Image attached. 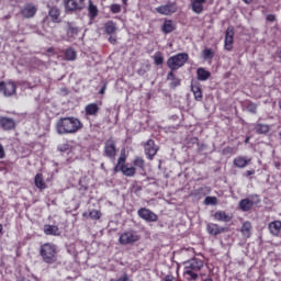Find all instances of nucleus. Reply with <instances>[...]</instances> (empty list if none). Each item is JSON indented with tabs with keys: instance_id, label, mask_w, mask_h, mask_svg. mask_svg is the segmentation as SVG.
<instances>
[{
	"instance_id": "nucleus-20",
	"label": "nucleus",
	"mask_w": 281,
	"mask_h": 281,
	"mask_svg": "<svg viewBox=\"0 0 281 281\" xmlns=\"http://www.w3.org/2000/svg\"><path fill=\"white\" fill-rule=\"evenodd\" d=\"M44 234L46 236H60V228L57 225H44Z\"/></svg>"
},
{
	"instance_id": "nucleus-32",
	"label": "nucleus",
	"mask_w": 281,
	"mask_h": 281,
	"mask_svg": "<svg viewBox=\"0 0 281 281\" xmlns=\"http://www.w3.org/2000/svg\"><path fill=\"white\" fill-rule=\"evenodd\" d=\"M65 60H76L77 58V53L72 48H68L64 53Z\"/></svg>"
},
{
	"instance_id": "nucleus-12",
	"label": "nucleus",
	"mask_w": 281,
	"mask_h": 281,
	"mask_svg": "<svg viewBox=\"0 0 281 281\" xmlns=\"http://www.w3.org/2000/svg\"><path fill=\"white\" fill-rule=\"evenodd\" d=\"M0 126L3 131H14L16 128V122L8 116H0Z\"/></svg>"
},
{
	"instance_id": "nucleus-49",
	"label": "nucleus",
	"mask_w": 281,
	"mask_h": 281,
	"mask_svg": "<svg viewBox=\"0 0 281 281\" xmlns=\"http://www.w3.org/2000/svg\"><path fill=\"white\" fill-rule=\"evenodd\" d=\"M111 281H133V280H131V278H128V276L125 274L116 280H111Z\"/></svg>"
},
{
	"instance_id": "nucleus-3",
	"label": "nucleus",
	"mask_w": 281,
	"mask_h": 281,
	"mask_svg": "<svg viewBox=\"0 0 281 281\" xmlns=\"http://www.w3.org/2000/svg\"><path fill=\"white\" fill-rule=\"evenodd\" d=\"M40 256L46 265L58 262V248L52 243L43 244L40 248Z\"/></svg>"
},
{
	"instance_id": "nucleus-16",
	"label": "nucleus",
	"mask_w": 281,
	"mask_h": 281,
	"mask_svg": "<svg viewBox=\"0 0 281 281\" xmlns=\"http://www.w3.org/2000/svg\"><path fill=\"white\" fill-rule=\"evenodd\" d=\"M207 3V0H191V10L194 14H203V4Z\"/></svg>"
},
{
	"instance_id": "nucleus-48",
	"label": "nucleus",
	"mask_w": 281,
	"mask_h": 281,
	"mask_svg": "<svg viewBox=\"0 0 281 281\" xmlns=\"http://www.w3.org/2000/svg\"><path fill=\"white\" fill-rule=\"evenodd\" d=\"M171 85H172L173 87H179V86L181 85V80L176 77L175 80L171 81Z\"/></svg>"
},
{
	"instance_id": "nucleus-13",
	"label": "nucleus",
	"mask_w": 281,
	"mask_h": 281,
	"mask_svg": "<svg viewBox=\"0 0 281 281\" xmlns=\"http://www.w3.org/2000/svg\"><path fill=\"white\" fill-rule=\"evenodd\" d=\"M66 10L69 12H75V10H82L85 8V0H67Z\"/></svg>"
},
{
	"instance_id": "nucleus-29",
	"label": "nucleus",
	"mask_w": 281,
	"mask_h": 281,
	"mask_svg": "<svg viewBox=\"0 0 281 281\" xmlns=\"http://www.w3.org/2000/svg\"><path fill=\"white\" fill-rule=\"evenodd\" d=\"M126 168V157L121 156L117 160L116 166L114 167V172H123V170Z\"/></svg>"
},
{
	"instance_id": "nucleus-5",
	"label": "nucleus",
	"mask_w": 281,
	"mask_h": 281,
	"mask_svg": "<svg viewBox=\"0 0 281 281\" xmlns=\"http://www.w3.org/2000/svg\"><path fill=\"white\" fill-rule=\"evenodd\" d=\"M142 236L137 234V232L131 229L123 232L119 237L120 245H135V243H139Z\"/></svg>"
},
{
	"instance_id": "nucleus-40",
	"label": "nucleus",
	"mask_w": 281,
	"mask_h": 281,
	"mask_svg": "<svg viewBox=\"0 0 281 281\" xmlns=\"http://www.w3.org/2000/svg\"><path fill=\"white\" fill-rule=\"evenodd\" d=\"M88 10H89V14H90V16H91L92 19H95V16H98V7H95V5L92 4L91 2H90V4H89Z\"/></svg>"
},
{
	"instance_id": "nucleus-46",
	"label": "nucleus",
	"mask_w": 281,
	"mask_h": 281,
	"mask_svg": "<svg viewBox=\"0 0 281 281\" xmlns=\"http://www.w3.org/2000/svg\"><path fill=\"white\" fill-rule=\"evenodd\" d=\"M175 70H171L168 75H167V80H175L177 78V76H175Z\"/></svg>"
},
{
	"instance_id": "nucleus-60",
	"label": "nucleus",
	"mask_w": 281,
	"mask_h": 281,
	"mask_svg": "<svg viewBox=\"0 0 281 281\" xmlns=\"http://www.w3.org/2000/svg\"><path fill=\"white\" fill-rule=\"evenodd\" d=\"M101 168H104V164L101 165Z\"/></svg>"
},
{
	"instance_id": "nucleus-7",
	"label": "nucleus",
	"mask_w": 281,
	"mask_h": 281,
	"mask_svg": "<svg viewBox=\"0 0 281 281\" xmlns=\"http://www.w3.org/2000/svg\"><path fill=\"white\" fill-rule=\"evenodd\" d=\"M0 93H3L5 98H12V95H16V83L12 80L1 81Z\"/></svg>"
},
{
	"instance_id": "nucleus-43",
	"label": "nucleus",
	"mask_w": 281,
	"mask_h": 281,
	"mask_svg": "<svg viewBox=\"0 0 281 281\" xmlns=\"http://www.w3.org/2000/svg\"><path fill=\"white\" fill-rule=\"evenodd\" d=\"M111 13L112 14H120V12H122V5L120 4H112L110 7Z\"/></svg>"
},
{
	"instance_id": "nucleus-56",
	"label": "nucleus",
	"mask_w": 281,
	"mask_h": 281,
	"mask_svg": "<svg viewBox=\"0 0 281 281\" xmlns=\"http://www.w3.org/2000/svg\"><path fill=\"white\" fill-rule=\"evenodd\" d=\"M0 234H3V225L0 224Z\"/></svg>"
},
{
	"instance_id": "nucleus-10",
	"label": "nucleus",
	"mask_w": 281,
	"mask_h": 281,
	"mask_svg": "<svg viewBox=\"0 0 281 281\" xmlns=\"http://www.w3.org/2000/svg\"><path fill=\"white\" fill-rule=\"evenodd\" d=\"M144 148H145V155L147 156V159L153 161V159H155V155H157V153L159 151V147L155 145V140L148 139L145 143Z\"/></svg>"
},
{
	"instance_id": "nucleus-14",
	"label": "nucleus",
	"mask_w": 281,
	"mask_h": 281,
	"mask_svg": "<svg viewBox=\"0 0 281 281\" xmlns=\"http://www.w3.org/2000/svg\"><path fill=\"white\" fill-rule=\"evenodd\" d=\"M191 91L196 102H201L203 100V90H201V83L199 81L191 82Z\"/></svg>"
},
{
	"instance_id": "nucleus-30",
	"label": "nucleus",
	"mask_w": 281,
	"mask_h": 281,
	"mask_svg": "<svg viewBox=\"0 0 281 281\" xmlns=\"http://www.w3.org/2000/svg\"><path fill=\"white\" fill-rule=\"evenodd\" d=\"M212 192L210 187H201L193 191L194 196H207Z\"/></svg>"
},
{
	"instance_id": "nucleus-52",
	"label": "nucleus",
	"mask_w": 281,
	"mask_h": 281,
	"mask_svg": "<svg viewBox=\"0 0 281 281\" xmlns=\"http://www.w3.org/2000/svg\"><path fill=\"white\" fill-rule=\"evenodd\" d=\"M251 175H256V170H254V169L247 170L245 173L246 177H251Z\"/></svg>"
},
{
	"instance_id": "nucleus-4",
	"label": "nucleus",
	"mask_w": 281,
	"mask_h": 281,
	"mask_svg": "<svg viewBox=\"0 0 281 281\" xmlns=\"http://www.w3.org/2000/svg\"><path fill=\"white\" fill-rule=\"evenodd\" d=\"M189 58L190 56L187 53H179L168 58L167 67H169L171 71H177V69H181V67L188 63Z\"/></svg>"
},
{
	"instance_id": "nucleus-51",
	"label": "nucleus",
	"mask_w": 281,
	"mask_h": 281,
	"mask_svg": "<svg viewBox=\"0 0 281 281\" xmlns=\"http://www.w3.org/2000/svg\"><path fill=\"white\" fill-rule=\"evenodd\" d=\"M267 21H269L270 23H273V21H276V15H273V14H268V15H267Z\"/></svg>"
},
{
	"instance_id": "nucleus-26",
	"label": "nucleus",
	"mask_w": 281,
	"mask_h": 281,
	"mask_svg": "<svg viewBox=\"0 0 281 281\" xmlns=\"http://www.w3.org/2000/svg\"><path fill=\"white\" fill-rule=\"evenodd\" d=\"M196 76H198V80L205 82V80L210 79V76H212V74L205 70V68H198Z\"/></svg>"
},
{
	"instance_id": "nucleus-1",
	"label": "nucleus",
	"mask_w": 281,
	"mask_h": 281,
	"mask_svg": "<svg viewBox=\"0 0 281 281\" xmlns=\"http://www.w3.org/2000/svg\"><path fill=\"white\" fill-rule=\"evenodd\" d=\"M80 128H82V122L74 116L59 119L56 123L58 135H74Z\"/></svg>"
},
{
	"instance_id": "nucleus-44",
	"label": "nucleus",
	"mask_w": 281,
	"mask_h": 281,
	"mask_svg": "<svg viewBox=\"0 0 281 281\" xmlns=\"http://www.w3.org/2000/svg\"><path fill=\"white\" fill-rule=\"evenodd\" d=\"M68 36H78V27L69 25L67 31Z\"/></svg>"
},
{
	"instance_id": "nucleus-17",
	"label": "nucleus",
	"mask_w": 281,
	"mask_h": 281,
	"mask_svg": "<svg viewBox=\"0 0 281 281\" xmlns=\"http://www.w3.org/2000/svg\"><path fill=\"white\" fill-rule=\"evenodd\" d=\"M36 5L34 4H26L22 10H21V14L25 18V19H32L33 16L36 15Z\"/></svg>"
},
{
	"instance_id": "nucleus-37",
	"label": "nucleus",
	"mask_w": 281,
	"mask_h": 281,
	"mask_svg": "<svg viewBox=\"0 0 281 281\" xmlns=\"http://www.w3.org/2000/svg\"><path fill=\"white\" fill-rule=\"evenodd\" d=\"M122 172L124 177H135L137 169L135 167H125Z\"/></svg>"
},
{
	"instance_id": "nucleus-22",
	"label": "nucleus",
	"mask_w": 281,
	"mask_h": 281,
	"mask_svg": "<svg viewBox=\"0 0 281 281\" xmlns=\"http://www.w3.org/2000/svg\"><path fill=\"white\" fill-rule=\"evenodd\" d=\"M268 229L272 236H279L281 232V222L280 221H274L271 222L268 226Z\"/></svg>"
},
{
	"instance_id": "nucleus-41",
	"label": "nucleus",
	"mask_w": 281,
	"mask_h": 281,
	"mask_svg": "<svg viewBox=\"0 0 281 281\" xmlns=\"http://www.w3.org/2000/svg\"><path fill=\"white\" fill-rule=\"evenodd\" d=\"M89 216L93 221H100L102 213H100V211H98V210H92V211H90Z\"/></svg>"
},
{
	"instance_id": "nucleus-61",
	"label": "nucleus",
	"mask_w": 281,
	"mask_h": 281,
	"mask_svg": "<svg viewBox=\"0 0 281 281\" xmlns=\"http://www.w3.org/2000/svg\"><path fill=\"white\" fill-rule=\"evenodd\" d=\"M280 137H281V132H280Z\"/></svg>"
},
{
	"instance_id": "nucleus-28",
	"label": "nucleus",
	"mask_w": 281,
	"mask_h": 281,
	"mask_svg": "<svg viewBox=\"0 0 281 281\" xmlns=\"http://www.w3.org/2000/svg\"><path fill=\"white\" fill-rule=\"evenodd\" d=\"M104 32L105 34H115V32H117V24H115V22L113 21H108L105 24H104Z\"/></svg>"
},
{
	"instance_id": "nucleus-39",
	"label": "nucleus",
	"mask_w": 281,
	"mask_h": 281,
	"mask_svg": "<svg viewBox=\"0 0 281 281\" xmlns=\"http://www.w3.org/2000/svg\"><path fill=\"white\" fill-rule=\"evenodd\" d=\"M204 205H218V199L216 196H206Z\"/></svg>"
},
{
	"instance_id": "nucleus-24",
	"label": "nucleus",
	"mask_w": 281,
	"mask_h": 281,
	"mask_svg": "<svg viewBox=\"0 0 281 281\" xmlns=\"http://www.w3.org/2000/svg\"><path fill=\"white\" fill-rule=\"evenodd\" d=\"M255 203L250 199H243L239 201V209L241 212H249L254 207Z\"/></svg>"
},
{
	"instance_id": "nucleus-34",
	"label": "nucleus",
	"mask_w": 281,
	"mask_h": 281,
	"mask_svg": "<svg viewBox=\"0 0 281 281\" xmlns=\"http://www.w3.org/2000/svg\"><path fill=\"white\" fill-rule=\"evenodd\" d=\"M269 131H270L269 125L257 124V126H256V133H258L259 135H265V134L269 133Z\"/></svg>"
},
{
	"instance_id": "nucleus-33",
	"label": "nucleus",
	"mask_w": 281,
	"mask_h": 281,
	"mask_svg": "<svg viewBox=\"0 0 281 281\" xmlns=\"http://www.w3.org/2000/svg\"><path fill=\"white\" fill-rule=\"evenodd\" d=\"M155 65H164V54L161 52H156L153 56Z\"/></svg>"
},
{
	"instance_id": "nucleus-54",
	"label": "nucleus",
	"mask_w": 281,
	"mask_h": 281,
	"mask_svg": "<svg viewBox=\"0 0 281 281\" xmlns=\"http://www.w3.org/2000/svg\"><path fill=\"white\" fill-rule=\"evenodd\" d=\"M244 3H247L249 5V3H254V0H243Z\"/></svg>"
},
{
	"instance_id": "nucleus-59",
	"label": "nucleus",
	"mask_w": 281,
	"mask_h": 281,
	"mask_svg": "<svg viewBox=\"0 0 281 281\" xmlns=\"http://www.w3.org/2000/svg\"><path fill=\"white\" fill-rule=\"evenodd\" d=\"M279 109H281V101H279Z\"/></svg>"
},
{
	"instance_id": "nucleus-36",
	"label": "nucleus",
	"mask_w": 281,
	"mask_h": 281,
	"mask_svg": "<svg viewBox=\"0 0 281 281\" xmlns=\"http://www.w3.org/2000/svg\"><path fill=\"white\" fill-rule=\"evenodd\" d=\"M49 16L53 21H58L59 16H60V10H58V8L54 7L49 10Z\"/></svg>"
},
{
	"instance_id": "nucleus-6",
	"label": "nucleus",
	"mask_w": 281,
	"mask_h": 281,
	"mask_svg": "<svg viewBox=\"0 0 281 281\" xmlns=\"http://www.w3.org/2000/svg\"><path fill=\"white\" fill-rule=\"evenodd\" d=\"M178 7L177 2L168 1L166 4H161L155 9L157 14H161L162 16H170L177 12Z\"/></svg>"
},
{
	"instance_id": "nucleus-21",
	"label": "nucleus",
	"mask_w": 281,
	"mask_h": 281,
	"mask_svg": "<svg viewBox=\"0 0 281 281\" xmlns=\"http://www.w3.org/2000/svg\"><path fill=\"white\" fill-rule=\"evenodd\" d=\"M85 111H86V115L95 117V115L100 113V106L98 105V103H90L86 105Z\"/></svg>"
},
{
	"instance_id": "nucleus-50",
	"label": "nucleus",
	"mask_w": 281,
	"mask_h": 281,
	"mask_svg": "<svg viewBox=\"0 0 281 281\" xmlns=\"http://www.w3.org/2000/svg\"><path fill=\"white\" fill-rule=\"evenodd\" d=\"M109 43H111V45H115L117 43V38L115 36L111 35L109 37Z\"/></svg>"
},
{
	"instance_id": "nucleus-57",
	"label": "nucleus",
	"mask_w": 281,
	"mask_h": 281,
	"mask_svg": "<svg viewBox=\"0 0 281 281\" xmlns=\"http://www.w3.org/2000/svg\"><path fill=\"white\" fill-rule=\"evenodd\" d=\"M249 139H250V137H246L245 144H249Z\"/></svg>"
},
{
	"instance_id": "nucleus-18",
	"label": "nucleus",
	"mask_w": 281,
	"mask_h": 281,
	"mask_svg": "<svg viewBox=\"0 0 281 281\" xmlns=\"http://www.w3.org/2000/svg\"><path fill=\"white\" fill-rule=\"evenodd\" d=\"M206 231L211 236H218V234H224L225 228L218 226V224L210 223L206 225Z\"/></svg>"
},
{
	"instance_id": "nucleus-15",
	"label": "nucleus",
	"mask_w": 281,
	"mask_h": 281,
	"mask_svg": "<svg viewBox=\"0 0 281 281\" xmlns=\"http://www.w3.org/2000/svg\"><path fill=\"white\" fill-rule=\"evenodd\" d=\"M214 221H217L220 223H231L232 222V214L225 212V211H217L213 215Z\"/></svg>"
},
{
	"instance_id": "nucleus-35",
	"label": "nucleus",
	"mask_w": 281,
	"mask_h": 281,
	"mask_svg": "<svg viewBox=\"0 0 281 281\" xmlns=\"http://www.w3.org/2000/svg\"><path fill=\"white\" fill-rule=\"evenodd\" d=\"M133 166H135V168H139V170H144L146 161H144V158L142 157H136L133 161Z\"/></svg>"
},
{
	"instance_id": "nucleus-58",
	"label": "nucleus",
	"mask_w": 281,
	"mask_h": 281,
	"mask_svg": "<svg viewBox=\"0 0 281 281\" xmlns=\"http://www.w3.org/2000/svg\"><path fill=\"white\" fill-rule=\"evenodd\" d=\"M123 4L126 5L128 3V0H122Z\"/></svg>"
},
{
	"instance_id": "nucleus-27",
	"label": "nucleus",
	"mask_w": 281,
	"mask_h": 281,
	"mask_svg": "<svg viewBox=\"0 0 281 281\" xmlns=\"http://www.w3.org/2000/svg\"><path fill=\"white\" fill-rule=\"evenodd\" d=\"M251 223L250 222H245L241 226V235L244 236V238H251Z\"/></svg>"
},
{
	"instance_id": "nucleus-25",
	"label": "nucleus",
	"mask_w": 281,
	"mask_h": 281,
	"mask_svg": "<svg viewBox=\"0 0 281 281\" xmlns=\"http://www.w3.org/2000/svg\"><path fill=\"white\" fill-rule=\"evenodd\" d=\"M35 187L38 188V190H45L47 188V184L45 183V179H43V173H36L34 178Z\"/></svg>"
},
{
	"instance_id": "nucleus-19",
	"label": "nucleus",
	"mask_w": 281,
	"mask_h": 281,
	"mask_svg": "<svg viewBox=\"0 0 281 281\" xmlns=\"http://www.w3.org/2000/svg\"><path fill=\"white\" fill-rule=\"evenodd\" d=\"M233 164L234 166H236V168H247V166L251 164V158H247L245 156H238L234 159Z\"/></svg>"
},
{
	"instance_id": "nucleus-31",
	"label": "nucleus",
	"mask_w": 281,
	"mask_h": 281,
	"mask_svg": "<svg viewBox=\"0 0 281 281\" xmlns=\"http://www.w3.org/2000/svg\"><path fill=\"white\" fill-rule=\"evenodd\" d=\"M59 153H67V155H74V148L68 143H64L57 147Z\"/></svg>"
},
{
	"instance_id": "nucleus-23",
	"label": "nucleus",
	"mask_w": 281,
	"mask_h": 281,
	"mask_svg": "<svg viewBox=\"0 0 281 281\" xmlns=\"http://www.w3.org/2000/svg\"><path fill=\"white\" fill-rule=\"evenodd\" d=\"M176 27H175V22L172 20H165L162 26H161V32L164 34H170L172 32H175Z\"/></svg>"
},
{
	"instance_id": "nucleus-47",
	"label": "nucleus",
	"mask_w": 281,
	"mask_h": 281,
	"mask_svg": "<svg viewBox=\"0 0 281 281\" xmlns=\"http://www.w3.org/2000/svg\"><path fill=\"white\" fill-rule=\"evenodd\" d=\"M0 159H5V149L1 144H0Z\"/></svg>"
},
{
	"instance_id": "nucleus-45",
	"label": "nucleus",
	"mask_w": 281,
	"mask_h": 281,
	"mask_svg": "<svg viewBox=\"0 0 281 281\" xmlns=\"http://www.w3.org/2000/svg\"><path fill=\"white\" fill-rule=\"evenodd\" d=\"M232 153H234V147H225L223 150H222V155H232Z\"/></svg>"
},
{
	"instance_id": "nucleus-2",
	"label": "nucleus",
	"mask_w": 281,
	"mask_h": 281,
	"mask_svg": "<svg viewBox=\"0 0 281 281\" xmlns=\"http://www.w3.org/2000/svg\"><path fill=\"white\" fill-rule=\"evenodd\" d=\"M203 267H205V261L196 257H193L186 261L183 270V276L186 280H199V273H201V269H203Z\"/></svg>"
},
{
	"instance_id": "nucleus-11",
	"label": "nucleus",
	"mask_w": 281,
	"mask_h": 281,
	"mask_svg": "<svg viewBox=\"0 0 281 281\" xmlns=\"http://www.w3.org/2000/svg\"><path fill=\"white\" fill-rule=\"evenodd\" d=\"M224 47L227 52L234 49V29L228 27L225 33Z\"/></svg>"
},
{
	"instance_id": "nucleus-53",
	"label": "nucleus",
	"mask_w": 281,
	"mask_h": 281,
	"mask_svg": "<svg viewBox=\"0 0 281 281\" xmlns=\"http://www.w3.org/2000/svg\"><path fill=\"white\" fill-rule=\"evenodd\" d=\"M104 91H106V86H103V87L101 88L100 93L102 94V93H104Z\"/></svg>"
},
{
	"instance_id": "nucleus-42",
	"label": "nucleus",
	"mask_w": 281,
	"mask_h": 281,
	"mask_svg": "<svg viewBox=\"0 0 281 281\" xmlns=\"http://www.w3.org/2000/svg\"><path fill=\"white\" fill-rule=\"evenodd\" d=\"M247 111H249V113H258V105L254 102H249L246 106Z\"/></svg>"
},
{
	"instance_id": "nucleus-38",
	"label": "nucleus",
	"mask_w": 281,
	"mask_h": 281,
	"mask_svg": "<svg viewBox=\"0 0 281 281\" xmlns=\"http://www.w3.org/2000/svg\"><path fill=\"white\" fill-rule=\"evenodd\" d=\"M202 56L204 60H212V58H214V50H212V48H205L202 52Z\"/></svg>"
},
{
	"instance_id": "nucleus-8",
	"label": "nucleus",
	"mask_w": 281,
	"mask_h": 281,
	"mask_svg": "<svg viewBox=\"0 0 281 281\" xmlns=\"http://www.w3.org/2000/svg\"><path fill=\"white\" fill-rule=\"evenodd\" d=\"M137 215L139 216V218H143V221H146L147 223H157V221H159V216H157L155 212L146 207L139 209L137 211Z\"/></svg>"
},
{
	"instance_id": "nucleus-9",
	"label": "nucleus",
	"mask_w": 281,
	"mask_h": 281,
	"mask_svg": "<svg viewBox=\"0 0 281 281\" xmlns=\"http://www.w3.org/2000/svg\"><path fill=\"white\" fill-rule=\"evenodd\" d=\"M103 155H104V157H108L109 159H115V155H117L115 139L110 138L104 143Z\"/></svg>"
},
{
	"instance_id": "nucleus-55",
	"label": "nucleus",
	"mask_w": 281,
	"mask_h": 281,
	"mask_svg": "<svg viewBox=\"0 0 281 281\" xmlns=\"http://www.w3.org/2000/svg\"><path fill=\"white\" fill-rule=\"evenodd\" d=\"M47 52H48V54L54 53V47L48 48Z\"/></svg>"
}]
</instances>
